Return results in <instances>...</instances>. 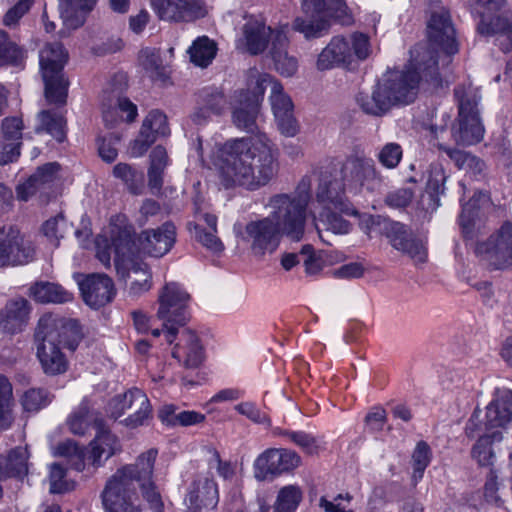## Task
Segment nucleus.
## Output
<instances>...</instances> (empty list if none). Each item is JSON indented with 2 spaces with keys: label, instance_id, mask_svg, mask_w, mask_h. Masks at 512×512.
<instances>
[{
  "label": "nucleus",
  "instance_id": "f257e3e1",
  "mask_svg": "<svg viewBox=\"0 0 512 512\" xmlns=\"http://www.w3.org/2000/svg\"><path fill=\"white\" fill-rule=\"evenodd\" d=\"M427 35L429 47L420 44L411 50L407 70H388L370 92L358 94L356 100L364 113L380 117L395 106L412 102L421 82L433 88L442 85L435 54L450 56L458 52L455 29L448 11L442 9L431 15Z\"/></svg>",
  "mask_w": 512,
  "mask_h": 512
},
{
  "label": "nucleus",
  "instance_id": "f03ea898",
  "mask_svg": "<svg viewBox=\"0 0 512 512\" xmlns=\"http://www.w3.org/2000/svg\"><path fill=\"white\" fill-rule=\"evenodd\" d=\"M210 169L224 189L255 191L278 174V149L262 132L249 137L229 139L216 147Z\"/></svg>",
  "mask_w": 512,
  "mask_h": 512
},
{
  "label": "nucleus",
  "instance_id": "7ed1b4c3",
  "mask_svg": "<svg viewBox=\"0 0 512 512\" xmlns=\"http://www.w3.org/2000/svg\"><path fill=\"white\" fill-rule=\"evenodd\" d=\"M131 232L132 226L124 215L113 216L108 227L96 238V257L109 267L113 252L119 278L128 285V294L138 297L151 289L152 273L148 265L136 257Z\"/></svg>",
  "mask_w": 512,
  "mask_h": 512
},
{
  "label": "nucleus",
  "instance_id": "20e7f679",
  "mask_svg": "<svg viewBox=\"0 0 512 512\" xmlns=\"http://www.w3.org/2000/svg\"><path fill=\"white\" fill-rule=\"evenodd\" d=\"M81 338L75 320L45 315L40 318L35 340L37 358L45 374L58 375L66 372L68 361L62 347L75 350Z\"/></svg>",
  "mask_w": 512,
  "mask_h": 512
},
{
  "label": "nucleus",
  "instance_id": "39448f33",
  "mask_svg": "<svg viewBox=\"0 0 512 512\" xmlns=\"http://www.w3.org/2000/svg\"><path fill=\"white\" fill-rule=\"evenodd\" d=\"M158 451L149 449L141 453L134 464L118 469L107 481L102 492V503L107 512H140L131 501L135 482L152 480Z\"/></svg>",
  "mask_w": 512,
  "mask_h": 512
},
{
  "label": "nucleus",
  "instance_id": "423d86ee",
  "mask_svg": "<svg viewBox=\"0 0 512 512\" xmlns=\"http://www.w3.org/2000/svg\"><path fill=\"white\" fill-rule=\"evenodd\" d=\"M266 206L270 210L267 217L252 220L245 225L243 230L236 231V235L256 257H263L275 252L283 236L298 242L305 233L303 229L297 234L291 233L286 218L281 214L274 213L275 210L270 205V199Z\"/></svg>",
  "mask_w": 512,
  "mask_h": 512
},
{
  "label": "nucleus",
  "instance_id": "0eeeda50",
  "mask_svg": "<svg viewBox=\"0 0 512 512\" xmlns=\"http://www.w3.org/2000/svg\"><path fill=\"white\" fill-rule=\"evenodd\" d=\"M458 103V117L451 128V136L456 144L469 146L480 142L484 136V126L479 116L478 88L472 84H462L455 88Z\"/></svg>",
  "mask_w": 512,
  "mask_h": 512
},
{
  "label": "nucleus",
  "instance_id": "6e6552de",
  "mask_svg": "<svg viewBox=\"0 0 512 512\" xmlns=\"http://www.w3.org/2000/svg\"><path fill=\"white\" fill-rule=\"evenodd\" d=\"M371 54L372 45L366 34L354 32L348 38L335 36L318 55L316 66L321 71L348 67L366 60Z\"/></svg>",
  "mask_w": 512,
  "mask_h": 512
},
{
  "label": "nucleus",
  "instance_id": "1a4fd4ad",
  "mask_svg": "<svg viewBox=\"0 0 512 512\" xmlns=\"http://www.w3.org/2000/svg\"><path fill=\"white\" fill-rule=\"evenodd\" d=\"M270 75L257 69H250L247 90L234 95L232 102V122L243 131L253 132L259 117V107L265 93L264 84L270 83Z\"/></svg>",
  "mask_w": 512,
  "mask_h": 512
},
{
  "label": "nucleus",
  "instance_id": "9d476101",
  "mask_svg": "<svg viewBox=\"0 0 512 512\" xmlns=\"http://www.w3.org/2000/svg\"><path fill=\"white\" fill-rule=\"evenodd\" d=\"M68 54L61 43H47L39 54V64L45 83V97L51 104H64L67 97L68 82L62 70Z\"/></svg>",
  "mask_w": 512,
  "mask_h": 512
},
{
  "label": "nucleus",
  "instance_id": "9b49d317",
  "mask_svg": "<svg viewBox=\"0 0 512 512\" xmlns=\"http://www.w3.org/2000/svg\"><path fill=\"white\" fill-rule=\"evenodd\" d=\"M189 302L190 295L177 282L166 283L159 291L157 318L162 322L165 337L169 344L175 338L177 327L184 325L187 321Z\"/></svg>",
  "mask_w": 512,
  "mask_h": 512
},
{
  "label": "nucleus",
  "instance_id": "f8f14e48",
  "mask_svg": "<svg viewBox=\"0 0 512 512\" xmlns=\"http://www.w3.org/2000/svg\"><path fill=\"white\" fill-rule=\"evenodd\" d=\"M306 19L297 18L294 28L306 37H317L328 28L327 17L340 18L344 24L352 21L342 0H302Z\"/></svg>",
  "mask_w": 512,
  "mask_h": 512
},
{
  "label": "nucleus",
  "instance_id": "ddd939ff",
  "mask_svg": "<svg viewBox=\"0 0 512 512\" xmlns=\"http://www.w3.org/2000/svg\"><path fill=\"white\" fill-rule=\"evenodd\" d=\"M506 0H476L474 12L479 16L478 32L484 36L496 35L503 51L512 49V18L500 14Z\"/></svg>",
  "mask_w": 512,
  "mask_h": 512
},
{
  "label": "nucleus",
  "instance_id": "4468645a",
  "mask_svg": "<svg viewBox=\"0 0 512 512\" xmlns=\"http://www.w3.org/2000/svg\"><path fill=\"white\" fill-rule=\"evenodd\" d=\"M311 180L303 177L293 194H276L270 197V205L274 213L281 214L286 218L287 226L293 234L305 231L307 208L310 202Z\"/></svg>",
  "mask_w": 512,
  "mask_h": 512
},
{
  "label": "nucleus",
  "instance_id": "2eb2a0df",
  "mask_svg": "<svg viewBox=\"0 0 512 512\" xmlns=\"http://www.w3.org/2000/svg\"><path fill=\"white\" fill-rule=\"evenodd\" d=\"M340 174L347 191L352 194H359L363 190L373 192L382 182L373 160L360 154L347 157Z\"/></svg>",
  "mask_w": 512,
  "mask_h": 512
},
{
  "label": "nucleus",
  "instance_id": "dca6fc26",
  "mask_svg": "<svg viewBox=\"0 0 512 512\" xmlns=\"http://www.w3.org/2000/svg\"><path fill=\"white\" fill-rule=\"evenodd\" d=\"M133 411L122 423L131 429L146 424L151 417V404L147 395L138 388H132L112 398L107 406L109 417L118 419L126 411Z\"/></svg>",
  "mask_w": 512,
  "mask_h": 512
},
{
  "label": "nucleus",
  "instance_id": "f3484780",
  "mask_svg": "<svg viewBox=\"0 0 512 512\" xmlns=\"http://www.w3.org/2000/svg\"><path fill=\"white\" fill-rule=\"evenodd\" d=\"M34 257L33 243L17 226H0V267L25 265Z\"/></svg>",
  "mask_w": 512,
  "mask_h": 512
},
{
  "label": "nucleus",
  "instance_id": "a211bd4d",
  "mask_svg": "<svg viewBox=\"0 0 512 512\" xmlns=\"http://www.w3.org/2000/svg\"><path fill=\"white\" fill-rule=\"evenodd\" d=\"M302 463L300 455L290 449L269 448L257 456L254 461V477L258 481L273 479L290 473Z\"/></svg>",
  "mask_w": 512,
  "mask_h": 512
},
{
  "label": "nucleus",
  "instance_id": "6ab92c4d",
  "mask_svg": "<svg viewBox=\"0 0 512 512\" xmlns=\"http://www.w3.org/2000/svg\"><path fill=\"white\" fill-rule=\"evenodd\" d=\"M477 255L496 269L512 266V221H505L476 247Z\"/></svg>",
  "mask_w": 512,
  "mask_h": 512
},
{
  "label": "nucleus",
  "instance_id": "aec40b11",
  "mask_svg": "<svg viewBox=\"0 0 512 512\" xmlns=\"http://www.w3.org/2000/svg\"><path fill=\"white\" fill-rule=\"evenodd\" d=\"M131 232V241L135 243L134 253H144L153 257H161L170 251L176 238V228L171 222L164 223L157 229L143 231L136 239Z\"/></svg>",
  "mask_w": 512,
  "mask_h": 512
},
{
  "label": "nucleus",
  "instance_id": "412c9836",
  "mask_svg": "<svg viewBox=\"0 0 512 512\" xmlns=\"http://www.w3.org/2000/svg\"><path fill=\"white\" fill-rule=\"evenodd\" d=\"M346 192V185L341 178H331L324 172L316 191V202L321 209H336L345 215L354 216L357 211L348 200Z\"/></svg>",
  "mask_w": 512,
  "mask_h": 512
},
{
  "label": "nucleus",
  "instance_id": "4be33fe9",
  "mask_svg": "<svg viewBox=\"0 0 512 512\" xmlns=\"http://www.w3.org/2000/svg\"><path fill=\"white\" fill-rule=\"evenodd\" d=\"M478 422V417L473 414L465 428L467 437L475 438L478 436V439L471 448V457L478 465L490 467L494 464L496 457L493 444L500 443L503 440V433L500 430L491 432L484 429L483 434L479 435L481 429Z\"/></svg>",
  "mask_w": 512,
  "mask_h": 512
},
{
  "label": "nucleus",
  "instance_id": "5701e85b",
  "mask_svg": "<svg viewBox=\"0 0 512 512\" xmlns=\"http://www.w3.org/2000/svg\"><path fill=\"white\" fill-rule=\"evenodd\" d=\"M151 3L158 16L167 21L189 22L207 14L201 0H151Z\"/></svg>",
  "mask_w": 512,
  "mask_h": 512
},
{
  "label": "nucleus",
  "instance_id": "b1692460",
  "mask_svg": "<svg viewBox=\"0 0 512 512\" xmlns=\"http://www.w3.org/2000/svg\"><path fill=\"white\" fill-rule=\"evenodd\" d=\"M219 501L218 486L213 477L199 474L191 482L185 506L188 512H201L203 509L215 508Z\"/></svg>",
  "mask_w": 512,
  "mask_h": 512
},
{
  "label": "nucleus",
  "instance_id": "393cba45",
  "mask_svg": "<svg viewBox=\"0 0 512 512\" xmlns=\"http://www.w3.org/2000/svg\"><path fill=\"white\" fill-rule=\"evenodd\" d=\"M512 425V390L497 389L486 407L484 429L505 431Z\"/></svg>",
  "mask_w": 512,
  "mask_h": 512
},
{
  "label": "nucleus",
  "instance_id": "a878e982",
  "mask_svg": "<svg viewBox=\"0 0 512 512\" xmlns=\"http://www.w3.org/2000/svg\"><path fill=\"white\" fill-rule=\"evenodd\" d=\"M85 303L92 308H100L108 304L115 295L111 278L104 274H91L78 280Z\"/></svg>",
  "mask_w": 512,
  "mask_h": 512
},
{
  "label": "nucleus",
  "instance_id": "bb28decb",
  "mask_svg": "<svg viewBox=\"0 0 512 512\" xmlns=\"http://www.w3.org/2000/svg\"><path fill=\"white\" fill-rule=\"evenodd\" d=\"M277 32L266 27L262 21L250 18L243 26V36L238 41V47L257 55L267 48L269 42L273 46V38Z\"/></svg>",
  "mask_w": 512,
  "mask_h": 512
},
{
  "label": "nucleus",
  "instance_id": "cd10ccee",
  "mask_svg": "<svg viewBox=\"0 0 512 512\" xmlns=\"http://www.w3.org/2000/svg\"><path fill=\"white\" fill-rule=\"evenodd\" d=\"M172 356L186 369H196L204 361V348L199 337L191 331H183L172 350Z\"/></svg>",
  "mask_w": 512,
  "mask_h": 512
},
{
  "label": "nucleus",
  "instance_id": "c85d7f7f",
  "mask_svg": "<svg viewBox=\"0 0 512 512\" xmlns=\"http://www.w3.org/2000/svg\"><path fill=\"white\" fill-rule=\"evenodd\" d=\"M195 216L198 222L189 224V229H194L195 239L211 252L221 253L224 250V245L216 235L217 217L198 209L195 211Z\"/></svg>",
  "mask_w": 512,
  "mask_h": 512
},
{
  "label": "nucleus",
  "instance_id": "c756f323",
  "mask_svg": "<svg viewBox=\"0 0 512 512\" xmlns=\"http://www.w3.org/2000/svg\"><path fill=\"white\" fill-rule=\"evenodd\" d=\"M87 461L94 467L102 466L109 458L120 452L121 444L116 435L101 427L89 444Z\"/></svg>",
  "mask_w": 512,
  "mask_h": 512
},
{
  "label": "nucleus",
  "instance_id": "7c9ffc66",
  "mask_svg": "<svg viewBox=\"0 0 512 512\" xmlns=\"http://www.w3.org/2000/svg\"><path fill=\"white\" fill-rule=\"evenodd\" d=\"M59 164L47 163L38 170L23 184L17 187V197L22 201H27L39 189L54 182L58 178Z\"/></svg>",
  "mask_w": 512,
  "mask_h": 512
},
{
  "label": "nucleus",
  "instance_id": "2f4dec72",
  "mask_svg": "<svg viewBox=\"0 0 512 512\" xmlns=\"http://www.w3.org/2000/svg\"><path fill=\"white\" fill-rule=\"evenodd\" d=\"M103 121L109 128H113L124 122H132L137 116V107L128 98L119 97L110 99L103 105Z\"/></svg>",
  "mask_w": 512,
  "mask_h": 512
},
{
  "label": "nucleus",
  "instance_id": "473e14b6",
  "mask_svg": "<svg viewBox=\"0 0 512 512\" xmlns=\"http://www.w3.org/2000/svg\"><path fill=\"white\" fill-rule=\"evenodd\" d=\"M288 38L284 31L275 33L273 38V46L271 47V56L274 61L275 69L282 75L290 77L298 70V60L289 55L286 48Z\"/></svg>",
  "mask_w": 512,
  "mask_h": 512
},
{
  "label": "nucleus",
  "instance_id": "72a5a7b5",
  "mask_svg": "<svg viewBox=\"0 0 512 512\" xmlns=\"http://www.w3.org/2000/svg\"><path fill=\"white\" fill-rule=\"evenodd\" d=\"M97 431L102 427V421L95 412L90 410L89 401L84 399L79 407L67 418L69 430L75 435H84L92 425Z\"/></svg>",
  "mask_w": 512,
  "mask_h": 512
},
{
  "label": "nucleus",
  "instance_id": "f704fd0d",
  "mask_svg": "<svg viewBox=\"0 0 512 512\" xmlns=\"http://www.w3.org/2000/svg\"><path fill=\"white\" fill-rule=\"evenodd\" d=\"M226 104V99L221 92L203 93L200 106L193 114L192 119L196 124H203L213 116L221 115L226 109Z\"/></svg>",
  "mask_w": 512,
  "mask_h": 512
},
{
  "label": "nucleus",
  "instance_id": "c9c22d12",
  "mask_svg": "<svg viewBox=\"0 0 512 512\" xmlns=\"http://www.w3.org/2000/svg\"><path fill=\"white\" fill-rule=\"evenodd\" d=\"M28 451L25 447H17L7 455L0 456V479L18 477L27 473Z\"/></svg>",
  "mask_w": 512,
  "mask_h": 512
},
{
  "label": "nucleus",
  "instance_id": "e433bc0d",
  "mask_svg": "<svg viewBox=\"0 0 512 512\" xmlns=\"http://www.w3.org/2000/svg\"><path fill=\"white\" fill-rule=\"evenodd\" d=\"M29 314L28 302L19 298L9 302L0 312V325L5 331L15 332L21 327Z\"/></svg>",
  "mask_w": 512,
  "mask_h": 512
},
{
  "label": "nucleus",
  "instance_id": "4c0bfd02",
  "mask_svg": "<svg viewBox=\"0 0 512 512\" xmlns=\"http://www.w3.org/2000/svg\"><path fill=\"white\" fill-rule=\"evenodd\" d=\"M139 61L152 80H164L169 74L168 62L163 59L158 49L149 47L142 49Z\"/></svg>",
  "mask_w": 512,
  "mask_h": 512
},
{
  "label": "nucleus",
  "instance_id": "58836bf2",
  "mask_svg": "<svg viewBox=\"0 0 512 512\" xmlns=\"http://www.w3.org/2000/svg\"><path fill=\"white\" fill-rule=\"evenodd\" d=\"M31 295L33 298L41 303H66L73 299V294L65 290L62 286L49 283L40 282L31 287Z\"/></svg>",
  "mask_w": 512,
  "mask_h": 512
},
{
  "label": "nucleus",
  "instance_id": "ea45409f",
  "mask_svg": "<svg viewBox=\"0 0 512 512\" xmlns=\"http://www.w3.org/2000/svg\"><path fill=\"white\" fill-rule=\"evenodd\" d=\"M445 174L441 167H435L430 171L427 182V191L421 196L420 205L425 211H433L439 206L437 195L443 190Z\"/></svg>",
  "mask_w": 512,
  "mask_h": 512
},
{
  "label": "nucleus",
  "instance_id": "a19ab883",
  "mask_svg": "<svg viewBox=\"0 0 512 512\" xmlns=\"http://www.w3.org/2000/svg\"><path fill=\"white\" fill-rule=\"evenodd\" d=\"M216 53V43L207 36L198 37L188 50L191 62L202 68L212 63Z\"/></svg>",
  "mask_w": 512,
  "mask_h": 512
},
{
  "label": "nucleus",
  "instance_id": "79ce46f5",
  "mask_svg": "<svg viewBox=\"0 0 512 512\" xmlns=\"http://www.w3.org/2000/svg\"><path fill=\"white\" fill-rule=\"evenodd\" d=\"M489 205L490 198L483 192L475 193L467 203L463 204L460 225L466 235L471 233V226L474 223V218L478 215V211Z\"/></svg>",
  "mask_w": 512,
  "mask_h": 512
},
{
  "label": "nucleus",
  "instance_id": "37998d69",
  "mask_svg": "<svg viewBox=\"0 0 512 512\" xmlns=\"http://www.w3.org/2000/svg\"><path fill=\"white\" fill-rule=\"evenodd\" d=\"M439 149L445 150L455 165L473 176L480 174L484 169V163L476 156L457 149L444 147L442 144H437Z\"/></svg>",
  "mask_w": 512,
  "mask_h": 512
},
{
  "label": "nucleus",
  "instance_id": "c03bdc74",
  "mask_svg": "<svg viewBox=\"0 0 512 512\" xmlns=\"http://www.w3.org/2000/svg\"><path fill=\"white\" fill-rule=\"evenodd\" d=\"M61 17L69 26L81 24L79 14L92 9L96 0H59Z\"/></svg>",
  "mask_w": 512,
  "mask_h": 512
},
{
  "label": "nucleus",
  "instance_id": "a18cd8bd",
  "mask_svg": "<svg viewBox=\"0 0 512 512\" xmlns=\"http://www.w3.org/2000/svg\"><path fill=\"white\" fill-rule=\"evenodd\" d=\"M25 57V51L10 40L5 31L0 30V66L21 65Z\"/></svg>",
  "mask_w": 512,
  "mask_h": 512
},
{
  "label": "nucleus",
  "instance_id": "49530a36",
  "mask_svg": "<svg viewBox=\"0 0 512 512\" xmlns=\"http://www.w3.org/2000/svg\"><path fill=\"white\" fill-rule=\"evenodd\" d=\"M168 134L167 117L160 111H151L143 121L141 137H154L155 141L158 136H167Z\"/></svg>",
  "mask_w": 512,
  "mask_h": 512
},
{
  "label": "nucleus",
  "instance_id": "de8ad7c7",
  "mask_svg": "<svg viewBox=\"0 0 512 512\" xmlns=\"http://www.w3.org/2000/svg\"><path fill=\"white\" fill-rule=\"evenodd\" d=\"M55 456L65 457L69 460L70 465L77 471H83L85 468L86 455L82 449L72 440H66L58 444L54 450Z\"/></svg>",
  "mask_w": 512,
  "mask_h": 512
},
{
  "label": "nucleus",
  "instance_id": "09e8293b",
  "mask_svg": "<svg viewBox=\"0 0 512 512\" xmlns=\"http://www.w3.org/2000/svg\"><path fill=\"white\" fill-rule=\"evenodd\" d=\"M40 126L37 132L46 131L56 140L62 142L65 138V119L59 114H52L49 111L39 113Z\"/></svg>",
  "mask_w": 512,
  "mask_h": 512
},
{
  "label": "nucleus",
  "instance_id": "8fccbe9b",
  "mask_svg": "<svg viewBox=\"0 0 512 512\" xmlns=\"http://www.w3.org/2000/svg\"><path fill=\"white\" fill-rule=\"evenodd\" d=\"M113 174L121 179L129 191L133 194H139L143 186V173L135 170L126 163H119L113 168Z\"/></svg>",
  "mask_w": 512,
  "mask_h": 512
},
{
  "label": "nucleus",
  "instance_id": "3c124183",
  "mask_svg": "<svg viewBox=\"0 0 512 512\" xmlns=\"http://www.w3.org/2000/svg\"><path fill=\"white\" fill-rule=\"evenodd\" d=\"M271 82L264 84L265 89L271 86L270 102L274 116L293 112V103L290 97L283 92L282 85L270 76Z\"/></svg>",
  "mask_w": 512,
  "mask_h": 512
},
{
  "label": "nucleus",
  "instance_id": "603ef678",
  "mask_svg": "<svg viewBox=\"0 0 512 512\" xmlns=\"http://www.w3.org/2000/svg\"><path fill=\"white\" fill-rule=\"evenodd\" d=\"M13 401L12 386L8 379L0 375V428L7 429L12 423L11 405Z\"/></svg>",
  "mask_w": 512,
  "mask_h": 512
},
{
  "label": "nucleus",
  "instance_id": "864d4df0",
  "mask_svg": "<svg viewBox=\"0 0 512 512\" xmlns=\"http://www.w3.org/2000/svg\"><path fill=\"white\" fill-rule=\"evenodd\" d=\"M339 214L343 213L336 209H321L318 218L319 221L324 224L326 229L334 234H347L351 229V225Z\"/></svg>",
  "mask_w": 512,
  "mask_h": 512
},
{
  "label": "nucleus",
  "instance_id": "5fc2aeb1",
  "mask_svg": "<svg viewBox=\"0 0 512 512\" xmlns=\"http://www.w3.org/2000/svg\"><path fill=\"white\" fill-rule=\"evenodd\" d=\"M285 435L309 455L317 454L322 449V442L312 434L304 431H287Z\"/></svg>",
  "mask_w": 512,
  "mask_h": 512
},
{
  "label": "nucleus",
  "instance_id": "6e6d98bb",
  "mask_svg": "<svg viewBox=\"0 0 512 512\" xmlns=\"http://www.w3.org/2000/svg\"><path fill=\"white\" fill-rule=\"evenodd\" d=\"M302 499V491L297 485H287L278 492L276 502L287 512H294Z\"/></svg>",
  "mask_w": 512,
  "mask_h": 512
},
{
  "label": "nucleus",
  "instance_id": "4d7b16f0",
  "mask_svg": "<svg viewBox=\"0 0 512 512\" xmlns=\"http://www.w3.org/2000/svg\"><path fill=\"white\" fill-rule=\"evenodd\" d=\"M68 229V223L62 214L48 219L42 226V232L54 245H58Z\"/></svg>",
  "mask_w": 512,
  "mask_h": 512
},
{
  "label": "nucleus",
  "instance_id": "13d9d810",
  "mask_svg": "<svg viewBox=\"0 0 512 512\" xmlns=\"http://www.w3.org/2000/svg\"><path fill=\"white\" fill-rule=\"evenodd\" d=\"M413 479L417 482L423 477L424 470L431 460L430 448L425 442H419L413 452Z\"/></svg>",
  "mask_w": 512,
  "mask_h": 512
},
{
  "label": "nucleus",
  "instance_id": "bf43d9fd",
  "mask_svg": "<svg viewBox=\"0 0 512 512\" xmlns=\"http://www.w3.org/2000/svg\"><path fill=\"white\" fill-rule=\"evenodd\" d=\"M49 394L42 389H30L22 397V405L26 411H38L50 403Z\"/></svg>",
  "mask_w": 512,
  "mask_h": 512
},
{
  "label": "nucleus",
  "instance_id": "052dcab7",
  "mask_svg": "<svg viewBox=\"0 0 512 512\" xmlns=\"http://www.w3.org/2000/svg\"><path fill=\"white\" fill-rule=\"evenodd\" d=\"M208 452L210 454L209 468L216 469L219 476L225 480L232 479L235 475V465L229 461H222L219 452L213 448L208 449Z\"/></svg>",
  "mask_w": 512,
  "mask_h": 512
},
{
  "label": "nucleus",
  "instance_id": "680f3d73",
  "mask_svg": "<svg viewBox=\"0 0 512 512\" xmlns=\"http://www.w3.org/2000/svg\"><path fill=\"white\" fill-rule=\"evenodd\" d=\"M142 496L154 512L163 511V502L156 485L152 480L139 483Z\"/></svg>",
  "mask_w": 512,
  "mask_h": 512
},
{
  "label": "nucleus",
  "instance_id": "e2e57ef3",
  "mask_svg": "<svg viewBox=\"0 0 512 512\" xmlns=\"http://www.w3.org/2000/svg\"><path fill=\"white\" fill-rule=\"evenodd\" d=\"M402 158V149L399 144L388 143L379 152V162L386 168H395Z\"/></svg>",
  "mask_w": 512,
  "mask_h": 512
},
{
  "label": "nucleus",
  "instance_id": "0e129e2a",
  "mask_svg": "<svg viewBox=\"0 0 512 512\" xmlns=\"http://www.w3.org/2000/svg\"><path fill=\"white\" fill-rule=\"evenodd\" d=\"M65 469L59 464H52L50 468V492L64 493L72 486L65 480Z\"/></svg>",
  "mask_w": 512,
  "mask_h": 512
},
{
  "label": "nucleus",
  "instance_id": "69168bd1",
  "mask_svg": "<svg viewBox=\"0 0 512 512\" xmlns=\"http://www.w3.org/2000/svg\"><path fill=\"white\" fill-rule=\"evenodd\" d=\"M23 123L18 117L5 118L2 122V132L6 141L20 143Z\"/></svg>",
  "mask_w": 512,
  "mask_h": 512
},
{
  "label": "nucleus",
  "instance_id": "338daca9",
  "mask_svg": "<svg viewBox=\"0 0 512 512\" xmlns=\"http://www.w3.org/2000/svg\"><path fill=\"white\" fill-rule=\"evenodd\" d=\"M275 119L277 127L283 136L295 137L299 133L300 127L293 112L276 115Z\"/></svg>",
  "mask_w": 512,
  "mask_h": 512
},
{
  "label": "nucleus",
  "instance_id": "774afa93",
  "mask_svg": "<svg viewBox=\"0 0 512 512\" xmlns=\"http://www.w3.org/2000/svg\"><path fill=\"white\" fill-rule=\"evenodd\" d=\"M235 410L246 416L248 419L257 424L270 425L268 416L259 410L255 404L251 402H243L235 406Z\"/></svg>",
  "mask_w": 512,
  "mask_h": 512
}]
</instances>
